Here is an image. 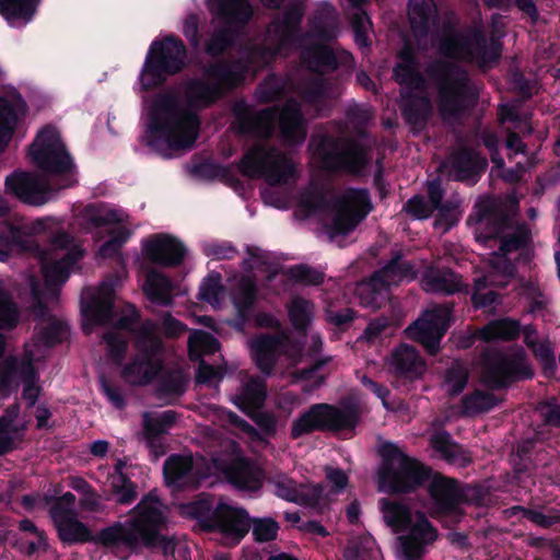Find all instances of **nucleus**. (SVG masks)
<instances>
[{"label": "nucleus", "mask_w": 560, "mask_h": 560, "mask_svg": "<svg viewBox=\"0 0 560 560\" xmlns=\"http://www.w3.org/2000/svg\"><path fill=\"white\" fill-rule=\"evenodd\" d=\"M246 75L247 67L242 59H217L203 67L201 77L185 81L187 107L173 92L156 94L148 114V145L163 158H171V151L190 150L199 136L197 112L212 107L242 85Z\"/></svg>", "instance_id": "f257e3e1"}, {"label": "nucleus", "mask_w": 560, "mask_h": 560, "mask_svg": "<svg viewBox=\"0 0 560 560\" xmlns=\"http://www.w3.org/2000/svg\"><path fill=\"white\" fill-rule=\"evenodd\" d=\"M160 499L155 491H150L132 509L133 516L124 522H114L93 534L77 514H70L54 508L51 520L63 545L92 542L103 547L120 560H128L131 553H139L142 548H159L164 556L174 555L175 542L161 533L166 517L159 508Z\"/></svg>", "instance_id": "f03ea898"}, {"label": "nucleus", "mask_w": 560, "mask_h": 560, "mask_svg": "<svg viewBox=\"0 0 560 560\" xmlns=\"http://www.w3.org/2000/svg\"><path fill=\"white\" fill-rule=\"evenodd\" d=\"M419 66L395 65L393 79L401 86L400 91L424 93L428 90L427 78L438 92V109L444 121L459 120L472 109L479 101V89L466 69L457 63L435 59L424 69Z\"/></svg>", "instance_id": "7ed1b4c3"}, {"label": "nucleus", "mask_w": 560, "mask_h": 560, "mask_svg": "<svg viewBox=\"0 0 560 560\" xmlns=\"http://www.w3.org/2000/svg\"><path fill=\"white\" fill-rule=\"evenodd\" d=\"M311 30L302 32L298 28V39L293 49L300 50L302 65L315 73H330L340 66L352 67L354 57L351 52L340 49L338 52L328 44L337 38L338 24L335 9L326 3L317 9L310 19Z\"/></svg>", "instance_id": "20e7f679"}, {"label": "nucleus", "mask_w": 560, "mask_h": 560, "mask_svg": "<svg viewBox=\"0 0 560 560\" xmlns=\"http://www.w3.org/2000/svg\"><path fill=\"white\" fill-rule=\"evenodd\" d=\"M308 150L319 170L329 174L360 176L370 164L365 144L357 139L330 132L313 133Z\"/></svg>", "instance_id": "39448f33"}, {"label": "nucleus", "mask_w": 560, "mask_h": 560, "mask_svg": "<svg viewBox=\"0 0 560 560\" xmlns=\"http://www.w3.org/2000/svg\"><path fill=\"white\" fill-rule=\"evenodd\" d=\"M304 15L305 5L301 1L289 2L272 15L266 30L270 44H254L241 58L247 67V73L250 67L266 68L273 63L278 56L293 50L294 42L298 39V28L302 25Z\"/></svg>", "instance_id": "423d86ee"}, {"label": "nucleus", "mask_w": 560, "mask_h": 560, "mask_svg": "<svg viewBox=\"0 0 560 560\" xmlns=\"http://www.w3.org/2000/svg\"><path fill=\"white\" fill-rule=\"evenodd\" d=\"M378 453L382 459L376 476L381 492L410 494L423 487L432 476L430 466L409 456L393 442H384Z\"/></svg>", "instance_id": "0eeeda50"}, {"label": "nucleus", "mask_w": 560, "mask_h": 560, "mask_svg": "<svg viewBox=\"0 0 560 560\" xmlns=\"http://www.w3.org/2000/svg\"><path fill=\"white\" fill-rule=\"evenodd\" d=\"M33 165L59 191L78 184L77 165L56 127L42 128L28 148Z\"/></svg>", "instance_id": "6e6552de"}, {"label": "nucleus", "mask_w": 560, "mask_h": 560, "mask_svg": "<svg viewBox=\"0 0 560 560\" xmlns=\"http://www.w3.org/2000/svg\"><path fill=\"white\" fill-rule=\"evenodd\" d=\"M159 330L158 323L151 318L139 325L137 340L133 341L137 353L121 371V376L127 383L147 386L162 373L165 345Z\"/></svg>", "instance_id": "1a4fd4ad"}, {"label": "nucleus", "mask_w": 560, "mask_h": 560, "mask_svg": "<svg viewBox=\"0 0 560 560\" xmlns=\"http://www.w3.org/2000/svg\"><path fill=\"white\" fill-rule=\"evenodd\" d=\"M187 48L174 34L154 39L147 51L139 82L144 92L164 85L170 77L180 73L187 66Z\"/></svg>", "instance_id": "9d476101"}, {"label": "nucleus", "mask_w": 560, "mask_h": 560, "mask_svg": "<svg viewBox=\"0 0 560 560\" xmlns=\"http://www.w3.org/2000/svg\"><path fill=\"white\" fill-rule=\"evenodd\" d=\"M359 422L360 411L354 404L339 408L331 404L317 402L311 405L292 422L290 435L296 440L316 431H353Z\"/></svg>", "instance_id": "9b49d317"}, {"label": "nucleus", "mask_w": 560, "mask_h": 560, "mask_svg": "<svg viewBox=\"0 0 560 560\" xmlns=\"http://www.w3.org/2000/svg\"><path fill=\"white\" fill-rule=\"evenodd\" d=\"M83 256L84 250L80 246H74L52 261L44 258L42 266L44 285L35 276L30 277L28 284L32 300L30 308L36 319L44 320L49 315V308L45 302L46 292L58 298L61 285L70 277L71 268Z\"/></svg>", "instance_id": "f8f14e48"}, {"label": "nucleus", "mask_w": 560, "mask_h": 560, "mask_svg": "<svg viewBox=\"0 0 560 560\" xmlns=\"http://www.w3.org/2000/svg\"><path fill=\"white\" fill-rule=\"evenodd\" d=\"M535 375L523 350L506 353L488 352L482 360V382L490 390L508 389L512 384L532 380Z\"/></svg>", "instance_id": "ddd939ff"}, {"label": "nucleus", "mask_w": 560, "mask_h": 560, "mask_svg": "<svg viewBox=\"0 0 560 560\" xmlns=\"http://www.w3.org/2000/svg\"><path fill=\"white\" fill-rule=\"evenodd\" d=\"M454 307L453 302L433 305L406 328V335L421 345L429 355H436L441 349V340L454 320Z\"/></svg>", "instance_id": "4468645a"}, {"label": "nucleus", "mask_w": 560, "mask_h": 560, "mask_svg": "<svg viewBox=\"0 0 560 560\" xmlns=\"http://www.w3.org/2000/svg\"><path fill=\"white\" fill-rule=\"evenodd\" d=\"M237 166L242 175L249 178L264 177L270 186L284 185L295 174L291 159L280 154L278 160L270 161L269 151L262 145L247 150Z\"/></svg>", "instance_id": "2eb2a0df"}, {"label": "nucleus", "mask_w": 560, "mask_h": 560, "mask_svg": "<svg viewBox=\"0 0 560 560\" xmlns=\"http://www.w3.org/2000/svg\"><path fill=\"white\" fill-rule=\"evenodd\" d=\"M336 212L331 219L330 233L346 236L366 219L373 210L370 191L366 188L349 187L335 202Z\"/></svg>", "instance_id": "dca6fc26"}, {"label": "nucleus", "mask_w": 560, "mask_h": 560, "mask_svg": "<svg viewBox=\"0 0 560 560\" xmlns=\"http://www.w3.org/2000/svg\"><path fill=\"white\" fill-rule=\"evenodd\" d=\"M5 194L21 203L43 207L56 199L59 190L36 172L15 170L5 177Z\"/></svg>", "instance_id": "f3484780"}, {"label": "nucleus", "mask_w": 560, "mask_h": 560, "mask_svg": "<svg viewBox=\"0 0 560 560\" xmlns=\"http://www.w3.org/2000/svg\"><path fill=\"white\" fill-rule=\"evenodd\" d=\"M429 481L428 494L431 501V516L436 520L448 518L452 523H458L464 515L460 505L465 501V494L458 480L432 470Z\"/></svg>", "instance_id": "a211bd4d"}, {"label": "nucleus", "mask_w": 560, "mask_h": 560, "mask_svg": "<svg viewBox=\"0 0 560 560\" xmlns=\"http://www.w3.org/2000/svg\"><path fill=\"white\" fill-rule=\"evenodd\" d=\"M40 221L28 223L24 219H0V262L8 261L13 254L32 253L38 248L35 232L42 228Z\"/></svg>", "instance_id": "6ab92c4d"}, {"label": "nucleus", "mask_w": 560, "mask_h": 560, "mask_svg": "<svg viewBox=\"0 0 560 560\" xmlns=\"http://www.w3.org/2000/svg\"><path fill=\"white\" fill-rule=\"evenodd\" d=\"M478 221H486L488 224H491L485 237L489 240L500 238L499 249L502 255H508L524 248L529 242V233L523 229H518L511 234L502 235L503 231L509 226V218L505 213L499 211L491 202L479 206Z\"/></svg>", "instance_id": "aec40b11"}, {"label": "nucleus", "mask_w": 560, "mask_h": 560, "mask_svg": "<svg viewBox=\"0 0 560 560\" xmlns=\"http://www.w3.org/2000/svg\"><path fill=\"white\" fill-rule=\"evenodd\" d=\"M388 372L397 387L409 388L411 384L423 377L427 372V362L416 347L400 343L390 353Z\"/></svg>", "instance_id": "412c9836"}, {"label": "nucleus", "mask_w": 560, "mask_h": 560, "mask_svg": "<svg viewBox=\"0 0 560 560\" xmlns=\"http://www.w3.org/2000/svg\"><path fill=\"white\" fill-rule=\"evenodd\" d=\"M215 515L214 532H219L229 546L238 545L253 523L246 509L234 508L223 501L215 504Z\"/></svg>", "instance_id": "4be33fe9"}, {"label": "nucleus", "mask_w": 560, "mask_h": 560, "mask_svg": "<svg viewBox=\"0 0 560 560\" xmlns=\"http://www.w3.org/2000/svg\"><path fill=\"white\" fill-rule=\"evenodd\" d=\"M142 252L154 265L173 268L179 266L187 254L184 243L171 234H154L142 243Z\"/></svg>", "instance_id": "5701e85b"}, {"label": "nucleus", "mask_w": 560, "mask_h": 560, "mask_svg": "<svg viewBox=\"0 0 560 560\" xmlns=\"http://www.w3.org/2000/svg\"><path fill=\"white\" fill-rule=\"evenodd\" d=\"M436 538V528L423 512L418 511L409 533L398 537L399 551L404 560H421L425 545L432 544Z\"/></svg>", "instance_id": "b1692460"}, {"label": "nucleus", "mask_w": 560, "mask_h": 560, "mask_svg": "<svg viewBox=\"0 0 560 560\" xmlns=\"http://www.w3.org/2000/svg\"><path fill=\"white\" fill-rule=\"evenodd\" d=\"M285 336L281 334H259L249 340L250 355L265 375H271L285 346Z\"/></svg>", "instance_id": "393cba45"}, {"label": "nucleus", "mask_w": 560, "mask_h": 560, "mask_svg": "<svg viewBox=\"0 0 560 560\" xmlns=\"http://www.w3.org/2000/svg\"><path fill=\"white\" fill-rule=\"evenodd\" d=\"M488 167L485 156L469 147L457 149L452 154L451 173L455 180L475 185Z\"/></svg>", "instance_id": "a878e982"}, {"label": "nucleus", "mask_w": 560, "mask_h": 560, "mask_svg": "<svg viewBox=\"0 0 560 560\" xmlns=\"http://www.w3.org/2000/svg\"><path fill=\"white\" fill-rule=\"evenodd\" d=\"M279 136L289 147L301 145L307 137V127L304 114L295 101H288L278 115Z\"/></svg>", "instance_id": "bb28decb"}, {"label": "nucleus", "mask_w": 560, "mask_h": 560, "mask_svg": "<svg viewBox=\"0 0 560 560\" xmlns=\"http://www.w3.org/2000/svg\"><path fill=\"white\" fill-rule=\"evenodd\" d=\"M235 120L233 126L237 133L243 136H268L277 115V108H264L259 112L252 110L245 104H240L234 109Z\"/></svg>", "instance_id": "cd10ccee"}, {"label": "nucleus", "mask_w": 560, "mask_h": 560, "mask_svg": "<svg viewBox=\"0 0 560 560\" xmlns=\"http://www.w3.org/2000/svg\"><path fill=\"white\" fill-rule=\"evenodd\" d=\"M115 307V292L112 284L103 282L97 293L81 300L82 316L90 324L100 326L112 322Z\"/></svg>", "instance_id": "c85d7f7f"}, {"label": "nucleus", "mask_w": 560, "mask_h": 560, "mask_svg": "<svg viewBox=\"0 0 560 560\" xmlns=\"http://www.w3.org/2000/svg\"><path fill=\"white\" fill-rule=\"evenodd\" d=\"M210 14L221 24L243 30L254 15L249 0H207Z\"/></svg>", "instance_id": "c756f323"}, {"label": "nucleus", "mask_w": 560, "mask_h": 560, "mask_svg": "<svg viewBox=\"0 0 560 560\" xmlns=\"http://www.w3.org/2000/svg\"><path fill=\"white\" fill-rule=\"evenodd\" d=\"M470 55L467 56V62H476L480 67L497 63L502 55V43L498 37H487L480 26L469 27Z\"/></svg>", "instance_id": "7c9ffc66"}, {"label": "nucleus", "mask_w": 560, "mask_h": 560, "mask_svg": "<svg viewBox=\"0 0 560 560\" xmlns=\"http://www.w3.org/2000/svg\"><path fill=\"white\" fill-rule=\"evenodd\" d=\"M163 477L167 487L185 489L198 485L194 474L191 455L172 454L163 464Z\"/></svg>", "instance_id": "2f4dec72"}, {"label": "nucleus", "mask_w": 560, "mask_h": 560, "mask_svg": "<svg viewBox=\"0 0 560 560\" xmlns=\"http://www.w3.org/2000/svg\"><path fill=\"white\" fill-rule=\"evenodd\" d=\"M408 20L417 42L427 40L431 27L439 23L438 11L432 0H409Z\"/></svg>", "instance_id": "473e14b6"}, {"label": "nucleus", "mask_w": 560, "mask_h": 560, "mask_svg": "<svg viewBox=\"0 0 560 560\" xmlns=\"http://www.w3.org/2000/svg\"><path fill=\"white\" fill-rule=\"evenodd\" d=\"M229 482L241 491L255 492L264 483V472L248 458L234 460L225 470Z\"/></svg>", "instance_id": "72a5a7b5"}, {"label": "nucleus", "mask_w": 560, "mask_h": 560, "mask_svg": "<svg viewBox=\"0 0 560 560\" xmlns=\"http://www.w3.org/2000/svg\"><path fill=\"white\" fill-rule=\"evenodd\" d=\"M401 114L408 125L412 128L422 129L432 115V103L424 93L412 91H400Z\"/></svg>", "instance_id": "f704fd0d"}, {"label": "nucleus", "mask_w": 560, "mask_h": 560, "mask_svg": "<svg viewBox=\"0 0 560 560\" xmlns=\"http://www.w3.org/2000/svg\"><path fill=\"white\" fill-rule=\"evenodd\" d=\"M258 288L252 277L243 276L232 290L231 300L236 310V325L240 329L250 320Z\"/></svg>", "instance_id": "c9c22d12"}, {"label": "nucleus", "mask_w": 560, "mask_h": 560, "mask_svg": "<svg viewBox=\"0 0 560 560\" xmlns=\"http://www.w3.org/2000/svg\"><path fill=\"white\" fill-rule=\"evenodd\" d=\"M423 283L427 291L446 295L468 290V287L463 283L462 277L447 267L427 271L423 276Z\"/></svg>", "instance_id": "e433bc0d"}, {"label": "nucleus", "mask_w": 560, "mask_h": 560, "mask_svg": "<svg viewBox=\"0 0 560 560\" xmlns=\"http://www.w3.org/2000/svg\"><path fill=\"white\" fill-rule=\"evenodd\" d=\"M373 281L383 284L386 289L398 285L405 279H413L416 272L410 261L402 260L401 252H396L392 259L381 269L374 271Z\"/></svg>", "instance_id": "4c0bfd02"}, {"label": "nucleus", "mask_w": 560, "mask_h": 560, "mask_svg": "<svg viewBox=\"0 0 560 560\" xmlns=\"http://www.w3.org/2000/svg\"><path fill=\"white\" fill-rule=\"evenodd\" d=\"M26 110L25 101L19 95L14 101L0 97V151L13 137L20 115Z\"/></svg>", "instance_id": "58836bf2"}, {"label": "nucleus", "mask_w": 560, "mask_h": 560, "mask_svg": "<svg viewBox=\"0 0 560 560\" xmlns=\"http://www.w3.org/2000/svg\"><path fill=\"white\" fill-rule=\"evenodd\" d=\"M183 514L196 520L200 529L206 533H214L215 505L214 499L209 493H200L195 500L182 508Z\"/></svg>", "instance_id": "ea45409f"}, {"label": "nucleus", "mask_w": 560, "mask_h": 560, "mask_svg": "<svg viewBox=\"0 0 560 560\" xmlns=\"http://www.w3.org/2000/svg\"><path fill=\"white\" fill-rule=\"evenodd\" d=\"M430 444L440 454L441 458L448 464L466 467L471 462L463 445L454 441L446 430L433 434Z\"/></svg>", "instance_id": "a19ab883"}, {"label": "nucleus", "mask_w": 560, "mask_h": 560, "mask_svg": "<svg viewBox=\"0 0 560 560\" xmlns=\"http://www.w3.org/2000/svg\"><path fill=\"white\" fill-rule=\"evenodd\" d=\"M267 398V387L264 380L259 377L249 378L241 392L234 397V405L245 415L260 409Z\"/></svg>", "instance_id": "79ce46f5"}, {"label": "nucleus", "mask_w": 560, "mask_h": 560, "mask_svg": "<svg viewBox=\"0 0 560 560\" xmlns=\"http://www.w3.org/2000/svg\"><path fill=\"white\" fill-rule=\"evenodd\" d=\"M380 508L383 513L384 521L387 526L396 534L410 530L412 523V514L410 508L401 502L383 498L380 500Z\"/></svg>", "instance_id": "37998d69"}, {"label": "nucleus", "mask_w": 560, "mask_h": 560, "mask_svg": "<svg viewBox=\"0 0 560 560\" xmlns=\"http://www.w3.org/2000/svg\"><path fill=\"white\" fill-rule=\"evenodd\" d=\"M468 39L469 28L466 33L453 28L446 30L439 40V51L448 59L467 62V56L470 55Z\"/></svg>", "instance_id": "c03bdc74"}, {"label": "nucleus", "mask_w": 560, "mask_h": 560, "mask_svg": "<svg viewBox=\"0 0 560 560\" xmlns=\"http://www.w3.org/2000/svg\"><path fill=\"white\" fill-rule=\"evenodd\" d=\"M173 289V282L167 276L156 270L148 272L144 282V292L152 303H156L162 306L172 305Z\"/></svg>", "instance_id": "a18cd8bd"}, {"label": "nucleus", "mask_w": 560, "mask_h": 560, "mask_svg": "<svg viewBox=\"0 0 560 560\" xmlns=\"http://www.w3.org/2000/svg\"><path fill=\"white\" fill-rule=\"evenodd\" d=\"M240 31L236 27L222 24L213 30L205 43V52L211 58H219L236 45Z\"/></svg>", "instance_id": "49530a36"}, {"label": "nucleus", "mask_w": 560, "mask_h": 560, "mask_svg": "<svg viewBox=\"0 0 560 560\" xmlns=\"http://www.w3.org/2000/svg\"><path fill=\"white\" fill-rule=\"evenodd\" d=\"M502 399H499L493 393L476 388L462 398V413L464 416H476L486 413L495 408Z\"/></svg>", "instance_id": "de8ad7c7"}, {"label": "nucleus", "mask_w": 560, "mask_h": 560, "mask_svg": "<svg viewBox=\"0 0 560 560\" xmlns=\"http://www.w3.org/2000/svg\"><path fill=\"white\" fill-rule=\"evenodd\" d=\"M521 334V324L509 317L500 318L487 324L480 331L481 339L486 342L515 340Z\"/></svg>", "instance_id": "09e8293b"}, {"label": "nucleus", "mask_w": 560, "mask_h": 560, "mask_svg": "<svg viewBox=\"0 0 560 560\" xmlns=\"http://www.w3.org/2000/svg\"><path fill=\"white\" fill-rule=\"evenodd\" d=\"M81 219L92 229L120 223L122 220L117 210L108 209L103 203H89L81 211Z\"/></svg>", "instance_id": "8fccbe9b"}, {"label": "nucleus", "mask_w": 560, "mask_h": 560, "mask_svg": "<svg viewBox=\"0 0 560 560\" xmlns=\"http://www.w3.org/2000/svg\"><path fill=\"white\" fill-rule=\"evenodd\" d=\"M302 98L314 108L316 117L329 116L331 106L323 81H314L308 84L302 93Z\"/></svg>", "instance_id": "3c124183"}, {"label": "nucleus", "mask_w": 560, "mask_h": 560, "mask_svg": "<svg viewBox=\"0 0 560 560\" xmlns=\"http://www.w3.org/2000/svg\"><path fill=\"white\" fill-rule=\"evenodd\" d=\"M536 438L518 441L512 451L513 470L517 476L526 475L534 469L532 454L536 446Z\"/></svg>", "instance_id": "603ef678"}, {"label": "nucleus", "mask_w": 560, "mask_h": 560, "mask_svg": "<svg viewBox=\"0 0 560 560\" xmlns=\"http://www.w3.org/2000/svg\"><path fill=\"white\" fill-rule=\"evenodd\" d=\"M385 291L387 289L383 284L373 281V275L366 281L360 282L355 288V294L360 304L372 310L381 308L385 300Z\"/></svg>", "instance_id": "864d4df0"}, {"label": "nucleus", "mask_w": 560, "mask_h": 560, "mask_svg": "<svg viewBox=\"0 0 560 560\" xmlns=\"http://www.w3.org/2000/svg\"><path fill=\"white\" fill-rule=\"evenodd\" d=\"M469 370L460 360L452 362L451 366L445 370L444 384L450 397H456L464 392L468 384Z\"/></svg>", "instance_id": "5fc2aeb1"}, {"label": "nucleus", "mask_w": 560, "mask_h": 560, "mask_svg": "<svg viewBox=\"0 0 560 560\" xmlns=\"http://www.w3.org/2000/svg\"><path fill=\"white\" fill-rule=\"evenodd\" d=\"M36 0H0V14L8 21H31L37 10Z\"/></svg>", "instance_id": "6e6d98bb"}, {"label": "nucleus", "mask_w": 560, "mask_h": 560, "mask_svg": "<svg viewBox=\"0 0 560 560\" xmlns=\"http://www.w3.org/2000/svg\"><path fill=\"white\" fill-rule=\"evenodd\" d=\"M221 343L212 334L195 330L188 338V349L191 359L201 355H212L220 351Z\"/></svg>", "instance_id": "4d7b16f0"}, {"label": "nucleus", "mask_w": 560, "mask_h": 560, "mask_svg": "<svg viewBox=\"0 0 560 560\" xmlns=\"http://www.w3.org/2000/svg\"><path fill=\"white\" fill-rule=\"evenodd\" d=\"M7 362L12 366L15 377H19L23 384L38 382L39 373L34 364L35 358L32 350H25L21 359L10 357Z\"/></svg>", "instance_id": "13d9d810"}, {"label": "nucleus", "mask_w": 560, "mask_h": 560, "mask_svg": "<svg viewBox=\"0 0 560 560\" xmlns=\"http://www.w3.org/2000/svg\"><path fill=\"white\" fill-rule=\"evenodd\" d=\"M7 362L12 366L15 377H19L23 384L38 382L39 373L34 364L35 358L32 350H25L21 359L10 357Z\"/></svg>", "instance_id": "bf43d9fd"}, {"label": "nucleus", "mask_w": 560, "mask_h": 560, "mask_svg": "<svg viewBox=\"0 0 560 560\" xmlns=\"http://www.w3.org/2000/svg\"><path fill=\"white\" fill-rule=\"evenodd\" d=\"M376 541L371 535H361L351 540L343 550L346 560H371L374 557Z\"/></svg>", "instance_id": "052dcab7"}, {"label": "nucleus", "mask_w": 560, "mask_h": 560, "mask_svg": "<svg viewBox=\"0 0 560 560\" xmlns=\"http://www.w3.org/2000/svg\"><path fill=\"white\" fill-rule=\"evenodd\" d=\"M69 334V327L66 323L51 319L46 326L42 327L36 334L38 345L46 348H52L62 343Z\"/></svg>", "instance_id": "680f3d73"}, {"label": "nucleus", "mask_w": 560, "mask_h": 560, "mask_svg": "<svg viewBox=\"0 0 560 560\" xmlns=\"http://www.w3.org/2000/svg\"><path fill=\"white\" fill-rule=\"evenodd\" d=\"M288 316L294 330L305 334L312 320L311 303L303 298L293 299Z\"/></svg>", "instance_id": "e2e57ef3"}, {"label": "nucleus", "mask_w": 560, "mask_h": 560, "mask_svg": "<svg viewBox=\"0 0 560 560\" xmlns=\"http://www.w3.org/2000/svg\"><path fill=\"white\" fill-rule=\"evenodd\" d=\"M20 320V312L11 292L0 285V329H14Z\"/></svg>", "instance_id": "0e129e2a"}, {"label": "nucleus", "mask_w": 560, "mask_h": 560, "mask_svg": "<svg viewBox=\"0 0 560 560\" xmlns=\"http://www.w3.org/2000/svg\"><path fill=\"white\" fill-rule=\"evenodd\" d=\"M371 25L372 22L365 12L355 13L351 20L354 43L362 54H368L372 46V40L369 36V27Z\"/></svg>", "instance_id": "69168bd1"}, {"label": "nucleus", "mask_w": 560, "mask_h": 560, "mask_svg": "<svg viewBox=\"0 0 560 560\" xmlns=\"http://www.w3.org/2000/svg\"><path fill=\"white\" fill-rule=\"evenodd\" d=\"M287 276L290 280L304 285H319L325 280L324 272L306 264H299L289 267Z\"/></svg>", "instance_id": "338daca9"}, {"label": "nucleus", "mask_w": 560, "mask_h": 560, "mask_svg": "<svg viewBox=\"0 0 560 560\" xmlns=\"http://www.w3.org/2000/svg\"><path fill=\"white\" fill-rule=\"evenodd\" d=\"M252 535L256 542L272 541L278 537L279 523L271 517H252Z\"/></svg>", "instance_id": "774afa93"}]
</instances>
